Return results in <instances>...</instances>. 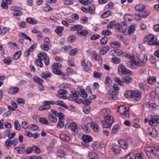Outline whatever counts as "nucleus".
Here are the masks:
<instances>
[{"mask_svg": "<svg viewBox=\"0 0 159 159\" xmlns=\"http://www.w3.org/2000/svg\"><path fill=\"white\" fill-rule=\"evenodd\" d=\"M34 80L39 84H42L43 83V80L39 77H38L36 76H35L34 77Z\"/></svg>", "mask_w": 159, "mask_h": 159, "instance_id": "58836bf2", "label": "nucleus"}, {"mask_svg": "<svg viewBox=\"0 0 159 159\" xmlns=\"http://www.w3.org/2000/svg\"><path fill=\"white\" fill-rule=\"evenodd\" d=\"M79 95L75 93H73L69 97V99L71 101H76L78 100Z\"/></svg>", "mask_w": 159, "mask_h": 159, "instance_id": "412c9836", "label": "nucleus"}, {"mask_svg": "<svg viewBox=\"0 0 159 159\" xmlns=\"http://www.w3.org/2000/svg\"><path fill=\"white\" fill-rule=\"evenodd\" d=\"M88 12L91 14H93L94 13L95 11V7L94 5L92 4L90 5L89 7L88 8Z\"/></svg>", "mask_w": 159, "mask_h": 159, "instance_id": "cd10ccee", "label": "nucleus"}, {"mask_svg": "<svg viewBox=\"0 0 159 159\" xmlns=\"http://www.w3.org/2000/svg\"><path fill=\"white\" fill-rule=\"evenodd\" d=\"M77 33L81 36H84L88 34V31L85 30L81 29L77 31Z\"/></svg>", "mask_w": 159, "mask_h": 159, "instance_id": "a878e982", "label": "nucleus"}, {"mask_svg": "<svg viewBox=\"0 0 159 159\" xmlns=\"http://www.w3.org/2000/svg\"><path fill=\"white\" fill-rule=\"evenodd\" d=\"M142 17V16L140 13L139 12L138 14H135L134 18L135 20H141V18Z\"/></svg>", "mask_w": 159, "mask_h": 159, "instance_id": "69168bd1", "label": "nucleus"}, {"mask_svg": "<svg viewBox=\"0 0 159 159\" xmlns=\"http://www.w3.org/2000/svg\"><path fill=\"white\" fill-rule=\"evenodd\" d=\"M21 54V51H19L16 52L13 56V58L15 60H17L20 56Z\"/></svg>", "mask_w": 159, "mask_h": 159, "instance_id": "49530a36", "label": "nucleus"}, {"mask_svg": "<svg viewBox=\"0 0 159 159\" xmlns=\"http://www.w3.org/2000/svg\"><path fill=\"white\" fill-rule=\"evenodd\" d=\"M126 28H124L121 25L116 23L115 25V28L116 30L119 32H122L124 30H126Z\"/></svg>", "mask_w": 159, "mask_h": 159, "instance_id": "6ab92c4d", "label": "nucleus"}, {"mask_svg": "<svg viewBox=\"0 0 159 159\" xmlns=\"http://www.w3.org/2000/svg\"><path fill=\"white\" fill-rule=\"evenodd\" d=\"M149 124L153 126L157 125L159 124V116L157 115L152 116V118L149 121Z\"/></svg>", "mask_w": 159, "mask_h": 159, "instance_id": "39448f33", "label": "nucleus"}, {"mask_svg": "<svg viewBox=\"0 0 159 159\" xmlns=\"http://www.w3.org/2000/svg\"><path fill=\"white\" fill-rule=\"evenodd\" d=\"M68 126V128L70 126V128L71 130L73 132L74 134H76L78 132V129H77V125L75 122H72L69 125V124H66V127Z\"/></svg>", "mask_w": 159, "mask_h": 159, "instance_id": "0eeeda50", "label": "nucleus"}, {"mask_svg": "<svg viewBox=\"0 0 159 159\" xmlns=\"http://www.w3.org/2000/svg\"><path fill=\"white\" fill-rule=\"evenodd\" d=\"M20 90L18 87H14L10 88L8 90V93L11 94H14L18 93Z\"/></svg>", "mask_w": 159, "mask_h": 159, "instance_id": "ddd939ff", "label": "nucleus"}, {"mask_svg": "<svg viewBox=\"0 0 159 159\" xmlns=\"http://www.w3.org/2000/svg\"><path fill=\"white\" fill-rule=\"evenodd\" d=\"M48 118L50 121L54 123H56L57 121V118L54 116L52 114H51L48 116Z\"/></svg>", "mask_w": 159, "mask_h": 159, "instance_id": "393cba45", "label": "nucleus"}, {"mask_svg": "<svg viewBox=\"0 0 159 159\" xmlns=\"http://www.w3.org/2000/svg\"><path fill=\"white\" fill-rule=\"evenodd\" d=\"M116 23L115 21L113 20L111 21L109 24L107 26V28L108 29H110L112 28L114 26L115 27V25L116 24Z\"/></svg>", "mask_w": 159, "mask_h": 159, "instance_id": "3c124183", "label": "nucleus"}, {"mask_svg": "<svg viewBox=\"0 0 159 159\" xmlns=\"http://www.w3.org/2000/svg\"><path fill=\"white\" fill-rule=\"evenodd\" d=\"M109 92L112 94L113 96H112V98H114L115 99H116V95L118 94L119 92L118 91H116L114 90L113 89H111L109 91Z\"/></svg>", "mask_w": 159, "mask_h": 159, "instance_id": "a19ab883", "label": "nucleus"}, {"mask_svg": "<svg viewBox=\"0 0 159 159\" xmlns=\"http://www.w3.org/2000/svg\"><path fill=\"white\" fill-rule=\"evenodd\" d=\"M42 58H41L40 59H37L36 60V62L37 65L40 67H42L43 66V64L42 62Z\"/></svg>", "mask_w": 159, "mask_h": 159, "instance_id": "603ef678", "label": "nucleus"}, {"mask_svg": "<svg viewBox=\"0 0 159 159\" xmlns=\"http://www.w3.org/2000/svg\"><path fill=\"white\" fill-rule=\"evenodd\" d=\"M110 46L112 48H119L120 46V43L118 41H116L111 42L110 43Z\"/></svg>", "mask_w": 159, "mask_h": 159, "instance_id": "aec40b11", "label": "nucleus"}, {"mask_svg": "<svg viewBox=\"0 0 159 159\" xmlns=\"http://www.w3.org/2000/svg\"><path fill=\"white\" fill-rule=\"evenodd\" d=\"M15 149L17 150V153H23L25 151V149L22 147H16Z\"/></svg>", "mask_w": 159, "mask_h": 159, "instance_id": "37998d69", "label": "nucleus"}, {"mask_svg": "<svg viewBox=\"0 0 159 159\" xmlns=\"http://www.w3.org/2000/svg\"><path fill=\"white\" fill-rule=\"evenodd\" d=\"M52 74L48 71L43 72L41 74V77L45 80H47V79L50 78Z\"/></svg>", "mask_w": 159, "mask_h": 159, "instance_id": "a211bd4d", "label": "nucleus"}, {"mask_svg": "<svg viewBox=\"0 0 159 159\" xmlns=\"http://www.w3.org/2000/svg\"><path fill=\"white\" fill-rule=\"evenodd\" d=\"M104 120H102L101 122L103 128H108L111 127L114 121L113 117L108 115L104 116Z\"/></svg>", "mask_w": 159, "mask_h": 159, "instance_id": "f03ea898", "label": "nucleus"}, {"mask_svg": "<svg viewBox=\"0 0 159 159\" xmlns=\"http://www.w3.org/2000/svg\"><path fill=\"white\" fill-rule=\"evenodd\" d=\"M53 101H45L43 102V105L49 108H50L51 106L50 105L53 104Z\"/></svg>", "mask_w": 159, "mask_h": 159, "instance_id": "09e8293b", "label": "nucleus"}, {"mask_svg": "<svg viewBox=\"0 0 159 159\" xmlns=\"http://www.w3.org/2000/svg\"><path fill=\"white\" fill-rule=\"evenodd\" d=\"M123 56L125 57H127L128 58H129V59H131V60H134V56L133 55H131L129 54L128 53H123Z\"/></svg>", "mask_w": 159, "mask_h": 159, "instance_id": "bf43d9fd", "label": "nucleus"}, {"mask_svg": "<svg viewBox=\"0 0 159 159\" xmlns=\"http://www.w3.org/2000/svg\"><path fill=\"white\" fill-rule=\"evenodd\" d=\"M100 37V35L98 34L93 35L91 37V39L92 40H95L98 39Z\"/></svg>", "mask_w": 159, "mask_h": 159, "instance_id": "774afa93", "label": "nucleus"}, {"mask_svg": "<svg viewBox=\"0 0 159 159\" xmlns=\"http://www.w3.org/2000/svg\"><path fill=\"white\" fill-rule=\"evenodd\" d=\"M33 150L37 154H40L41 153V150L40 148L37 146H34L33 147Z\"/></svg>", "mask_w": 159, "mask_h": 159, "instance_id": "6e6d98bb", "label": "nucleus"}, {"mask_svg": "<svg viewBox=\"0 0 159 159\" xmlns=\"http://www.w3.org/2000/svg\"><path fill=\"white\" fill-rule=\"evenodd\" d=\"M11 58L10 57H6L4 60V62L7 65H10L11 62Z\"/></svg>", "mask_w": 159, "mask_h": 159, "instance_id": "864d4df0", "label": "nucleus"}, {"mask_svg": "<svg viewBox=\"0 0 159 159\" xmlns=\"http://www.w3.org/2000/svg\"><path fill=\"white\" fill-rule=\"evenodd\" d=\"M77 52L78 49L77 48H74L71 50L70 52V54L71 56H74L76 54Z\"/></svg>", "mask_w": 159, "mask_h": 159, "instance_id": "e2e57ef3", "label": "nucleus"}, {"mask_svg": "<svg viewBox=\"0 0 159 159\" xmlns=\"http://www.w3.org/2000/svg\"><path fill=\"white\" fill-rule=\"evenodd\" d=\"M39 58L40 59L42 58V60L44 61L45 64L48 66L49 63V59L48 56L44 52H42L39 53L38 55Z\"/></svg>", "mask_w": 159, "mask_h": 159, "instance_id": "423d86ee", "label": "nucleus"}, {"mask_svg": "<svg viewBox=\"0 0 159 159\" xmlns=\"http://www.w3.org/2000/svg\"><path fill=\"white\" fill-rule=\"evenodd\" d=\"M53 105L56 104L60 106L63 107L66 109H68V107L64 102L61 101H57L56 102L53 101Z\"/></svg>", "mask_w": 159, "mask_h": 159, "instance_id": "dca6fc26", "label": "nucleus"}, {"mask_svg": "<svg viewBox=\"0 0 159 159\" xmlns=\"http://www.w3.org/2000/svg\"><path fill=\"white\" fill-rule=\"evenodd\" d=\"M101 146V144L98 142H95L92 145V147L94 150H97L99 149Z\"/></svg>", "mask_w": 159, "mask_h": 159, "instance_id": "c9c22d12", "label": "nucleus"}, {"mask_svg": "<svg viewBox=\"0 0 159 159\" xmlns=\"http://www.w3.org/2000/svg\"><path fill=\"white\" fill-rule=\"evenodd\" d=\"M148 134L152 137H155L157 135V132L156 130L152 127L148 128Z\"/></svg>", "mask_w": 159, "mask_h": 159, "instance_id": "1a4fd4ad", "label": "nucleus"}, {"mask_svg": "<svg viewBox=\"0 0 159 159\" xmlns=\"http://www.w3.org/2000/svg\"><path fill=\"white\" fill-rule=\"evenodd\" d=\"M108 41V38L106 37H104L100 40V43L102 45H105Z\"/></svg>", "mask_w": 159, "mask_h": 159, "instance_id": "8fccbe9b", "label": "nucleus"}, {"mask_svg": "<svg viewBox=\"0 0 159 159\" xmlns=\"http://www.w3.org/2000/svg\"><path fill=\"white\" fill-rule=\"evenodd\" d=\"M14 126L15 129L17 130H20L21 129L20 125L19 123L18 120H17L15 121Z\"/></svg>", "mask_w": 159, "mask_h": 159, "instance_id": "a18cd8bd", "label": "nucleus"}, {"mask_svg": "<svg viewBox=\"0 0 159 159\" xmlns=\"http://www.w3.org/2000/svg\"><path fill=\"white\" fill-rule=\"evenodd\" d=\"M133 93V91L131 90H127L124 93V95L126 98H132Z\"/></svg>", "mask_w": 159, "mask_h": 159, "instance_id": "72a5a7b5", "label": "nucleus"}, {"mask_svg": "<svg viewBox=\"0 0 159 159\" xmlns=\"http://www.w3.org/2000/svg\"><path fill=\"white\" fill-rule=\"evenodd\" d=\"M21 126L23 128L25 129H26L29 127V125L27 122L24 121L21 124Z\"/></svg>", "mask_w": 159, "mask_h": 159, "instance_id": "13d9d810", "label": "nucleus"}, {"mask_svg": "<svg viewBox=\"0 0 159 159\" xmlns=\"http://www.w3.org/2000/svg\"><path fill=\"white\" fill-rule=\"evenodd\" d=\"M60 138L63 141L68 142L70 140V138L69 136L65 134H61L59 136Z\"/></svg>", "mask_w": 159, "mask_h": 159, "instance_id": "bb28decb", "label": "nucleus"}, {"mask_svg": "<svg viewBox=\"0 0 159 159\" xmlns=\"http://www.w3.org/2000/svg\"><path fill=\"white\" fill-rule=\"evenodd\" d=\"M39 121L42 124L46 125H48L49 123L48 121L46 119L43 118H40Z\"/></svg>", "mask_w": 159, "mask_h": 159, "instance_id": "0e129e2a", "label": "nucleus"}, {"mask_svg": "<svg viewBox=\"0 0 159 159\" xmlns=\"http://www.w3.org/2000/svg\"><path fill=\"white\" fill-rule=\"evenodd\" d=\"M83 28L82 26L80 25H78L75 26L74 27H70V30L72 31H74L75 30L79 31L80 30Z\"/></svg>", "mask_w": 159, "mask_h": 159, "instance_id": "e433bc0d", "label": "nucleus"}, {"mask_svg": "<svg viewBox=\"0 0 159 159\" xmlns=\"http://www.w3.org/2000/svg\"><path fill=\"white\" fill-rule=\"evenodd\" d=\"M156 81V78L153 76L149 77L147 80L148 83L150 85L154 84Z\"/></svg>", "mask_w": 159, "mask_h": 159, "instance_id": "7c9ffc66", "label": "nucleus"}, {"mask_svg": "<svg viewBox=\"0 0 159 159\" xmlns=\"http://www.w3.org/2000/svg\"><path fill=\"white\" fill-rule=\"evenodd\" d=\"M135 8L136 11H139V12H140L141 11L145 9L146 6L142 4H139L135 6Z\"/></svg>", "mask_w": 159, "mask_h": 159, "instance_id": "c85d7f7f", "label": "nucleus"}, {"mask_svg": "<svg viewBox=\"0 0 159 159\" xmlns=\"http://www.w3.org/2000/svg\"><path fill=\"white\" fill-rule=\"evenodd\" d=\"M92 57L93 60L99 61H102V57L99 55H97L95 51H93L92 52Z\"/></svg>", "mask_w": 159, "mask_h": 159, "instance_id": "4468645a", "label": "nucleus"}, {"mask_svg": "<svg viewBox=\"0 0 159 159\" xmlns=\"http://www.w3.org/2000/svg\"><path fill=\"white\" fill-rule=\"evenodd\" d=\"M102 34L104 35L108 36L111 35V32L110 30H106L102 31Z\"/></svg>", "mask_w": 159, "mask_h": 159, "instance_id": "5fc2aeb1", "label": "nucleus"}, {"mask_svg": "<svg viewBox=\"0 0 159 159\" xmlns=\"http://www.w3.org/2000/svg\"><path fill=\"white\" fill-rule=\"evenodd\" d=\"M89 156L90 159H98L99 157L98 154L95 152H90L89 154Z\"/></svg>", "mask_w": 159, "mask_h": 159, "instance_id": "b1692460", "label": "nucleus"}, {"mask_svg": "<svg viewBox=\"0 0 159 159\" xmlns=\"http://www.w3.org/2000/svg\"><path fill=\"white\" fill-rule=\"evenodd\" d=\"M110 47L108 46H106L102 47L100 50V54L103 55L109 51Z\"/></svg>", "mask_w": 159, "mask_h": 159, "instance_id": "f8f14e48", "label": "nucleus"}, {"mask_svg": "<svg viewBox=\"0 0 159 159\" xmlns=\"http://www.w3.org/2000/svg\"><path fill=\"white\" fill-rule=\"evenodd\" d=\"M91 128L96 132L99 130V127L98 124L94 122H92L91 125Z\"/></svg>", "mask_w": 159, "mask_h": 159, "instance_id": "ea45409f", "label": "nucleus"}, {"mask_svg": "<svg viewBox=\"0 0 159 159\" xmlns=\"http://www.w3.org/2000/svg\"><path fill=\"white\" fill-rule=\"evenodd\" d=\"M119 70H120L121 72L124 75L130 74L131 71L127 69L125 66L122 64H120L118 67Z\"/></svg>", "mask_w": 159, "mask_h": 159, "instance_id": "6e6552de", "label": "nucleus"}, {"mask_svg": "<svg viewBox=\"0 0 159 159\" xmlns=\"http://www.w3.org/2000/svg\"><path fill=\"white\" fill-rule=\"evenodd\" d=\"M111 11H107L102 13L101 15V17L102 18H105L111 15Z\"/></svg>", "mask_w": 159, "mask_h": 159, "instance_id": "2f4dec72", "label": "nucleus"}, {"mask_svg": "<svg viewBox=\"0 0 159 159\" xmlns=\"http://www.w3.org/2000/svg\"><path fill=\"white\" fill-rule=\"evenodd\" d=\"M84 111L86 114H88L90 110V108L89 106H86L84 107Z\"/></svg>", "mask_w": 159, "mask_h": 159, "instance_id": "338daca9", "label": "nucleus"}, {"mask_svg": "<svg viewBox=\"0 0 159 159\" xmlns=\"http://www.w3.org/2000/svg\"><path fill=\"white\" fill-rule=\"evenodd\" d=\"M145 106L146 107L149 108L151 109H156L157 107V105L155 103H150L149 102L145 104Z\"/></svg>", "mask_w": 159, "mask_h": 159, "instance_id": "c756f323", "label": "nucleus"}, {"mask_svg": "<svg viewBox=\"0 0 159 159\" xmlns=\"http://www.w3.org/2000/svg\"><path fill=\"white\" fill-rule=\"evenodd\" d=\"M65 152L63 150L59 149L57 150V155L60 157H64L65 156Z\"/></svg>", "mask_w": 159, "mask_h": 159, "instance_id": "de8ad7c7", "label": "nucleus"}, {"mask_svg": "<svg viewBox=\"0 0 159 159\" xmlns=\"http://www.w3.org/2000/svg\"><path fill=\"white\" fill-rule=\"evenodd\" d=\"M129 111L126 106L124 105L120 106L117 110L118 113L121 114V116L123 118L129 117Z\"/></svg>", "mask_w": 159, "mask_h": 159, "instance_id": "7ed1b4c3", "label": "nucleus"}, {"mask_svg": "<svg viewBox=\"0 0 159 159\" xmlns=\"http://www.w3.org/2000/svg\"><path fill=\"white\" fill-rule=\"evenodd\" d=\"M140 13L142 17H143L148 16L149 15L150 12L149 11H144L143 10Z\"/></svg>", "mask_w": 159, "mask_h": 159, "instance_id": "052dcab7", "label": "nucleus"}, {"mask_svg": "<svg viewBox=\"0 0 159 159\" xmlns=\"http://www.w3.org/2000/svg\"><path fill=\"white\" fill-rule=\"evenodd\" d=\"M83 140L88 142H90L92 141V137L88 135H83L82 136Z\"/></svg>", "mask_w": 159, "mask_h": 159, "instance_id": "4c0bfd02", "label": "nucleus"}, {"mask_svg": "<svg viewBox=\"0 0 159 159\" xmlns=\"http://www.w3.org/2000/svg\"><path fill=\"white\" fill-rule=\"evenodd\" d=\"M115 80L116 82L119 85L121 86H123L124 84L123 81H121L120 79L118 77H116L115 78Z\"/></svg>", "mask_w": 159, "mask_h": 159, "instance_id": "4d7b16f0", "label": "nucleus"}, {"mask_svg": "<svg viewBox=\"0 0 159 159\" xmlns=\"http://www.w3.org/2000/svg\"><path fill=\"white\" fill-rule=\"evenodd\" d=\"M132 80V78L129 76H125L123 78L122 81L123 83L126 84H129L131 83Z\"/></svg>", "mask_w": 159, "mask_h": 159, "instance_id": "5701e85b", "label": "nucleus"}, {"mask_svg": "<svg viewBox=\"0 0 159 159\" xmlns=\"http://www.w3.org/2000/svg\"><path fill=\"white\" fill-rule=\"evenodd\" d=\"M136 63L137 61H134L133 62L129 61L127 62V64L128 66H129L130 68L133 69H136L139 66L137 65Z\"/></svg>", "mask_w": 159, "mask_h": 159, "instance_id": "2eb2a0df", "label": "nucleus"}, {"mask_svg": "<svg viewBox=\"0 0 159 159\" xmlns=\"http://www.w3.org/2000/svg\"><path fill=\"white\" fill-rule=\"evenodd\" d=\"M64 29V27L62 26H59L56 27L55 30V32L58 35L60 36L61 35L62 33V31Z\"/></svg>", "mask_w": 159, "mask_h": 159, "instance_id": "4be33fe9", "label": "nucleus"}, {"mask_svg": "<svg viewBox=\"0 0 159 159\" xmlns=\"http://www.w3.org/2000/svg\"><path fill=\"white\" fill-rule=\"evenodd\" d=\"M112 61L114 63L118 64L120 62V59L116 57H114L112 59Z\"/></svg>", "mask_w": 159, "mask_h": 159, "instance_id": "680f3d73", "label": "nucleus"}, {"mask_svg": "<svg viewBox=\"0 0 159 159\" xmlns=\"http://www.w3.org/2000/svg\"><path fill=\"white\" fill-rule=\"evenodd\" d=\"M111 150L114 153L116 154H119L120 152V147L115 144L113 145Z\"/></svg>", "mask_w": 159, "mask_h": 159, "instance_id": "9b49d317", "label": "nucleus"}, {"mask_svg": "<svg viewBox=\"0 0 159 159\" xmlns=\"http://www.w3.org/2000/svg\"><path fill=\"white\" fill-rule=\"evenodd\" d=\"M52 72L54 74L57 75L63 76L65 75L64 73H63L61 70H58V69H56V68H53Z\"/></svg>", "mask_w": 159, "mask_h": 159, "instance_id": "473e14b6", "label": "nucleus"}, {"mask_svg": "<svg viewBox=\"0 0 159 159\" xmlns=\"http://www.w3.org/2000/svg\"><path fill=\"white\" fill-rule=\"evenodd\" d=\"M132 98L135 99L136 101L139 100L141 97V93L140 91L136 90L133 91Z\"/></svg>", "mask_w": 159, "mask_h": 159, "instance_id": "9d476101", "label": "nucleus"}, {"mask_svg": "<svg viewBox=\"0 0 159 159\" xmlns=\"http://www.w3.org/2000/svg\"><path fill=\"white\" fill-rule=\"evenodd\" d=\"M145 150L149 159H159V157L155 153V152L159 150L158 146L147 147L145 148Z\"/></svg>", "mask_w": 159, "mask_h": 159, "instance_id": "f257e3e1", "label": "nucleus"}, {"mask_svg": "<svg viewBox=\"0 0 159 159\" xmlns=\"http://www.w3.org/2000/svg\"><path fill=\"white\" fill-rule=\"evenodd\" d=\"M112 52L116 54L117 56H119L123 54L122 51L118 48L111 51L110 52Z\"/></svg>", "mask_w": 159, "mask_h": 159, "instance_id": "79ce46f5", "label": "nucleus"}, {"mask_svg": "<svg viewBox=\"0 0 159 159\" xmlns=\"http://www.w3.org/2000/svg\"><path fill=\"white\" fill-rule=\"evenodd\" d=\"M135 26L134 25H131L128 30V34H130L133 33L135 30Z\"/></svg>", "mask_w": 159, "mask_h": 159, "instance_id": "c03bdc74", "label": "nucleus"}, {"mask_svg": "<svg viewBox=\"0 0 159 159\" xmlns=\"http://www.w3.org/2000/svg\"><path fill=\"white\" fill-rule=\"evenodd\" d=\"M145 42L150 45H154L157 41L154 36L151 34L146 35L145 37Z\"/></svg>", "mask_w": 159, "mask_h": 159, "instance_id": "20e7f679", "label": "nucleus"}, {"mask_svg": "<svg viewBox=\"0 0 159 159\" xmlns=\"http://www.w3.org/2000/svg\"><path fill=\"white\" fill-rule=\"evenodd\" d=\"M118 143L120 147L123 149H126L127 148L128 145L127 144V143L124 140H120L119 141Z\"/></svg>", "mask_w": 159, "mask_h": 159, "instance_id": "f3484780", "label": "nucleus"}, {"mask_svg": "<svg viewBox=\"0 0 159 159\" xmlns=\"http://www.w3.org/2000/svg\"><path fill=\"white\" fill-rule=\"evenodd\" d=\"M26 20L27 23L33 25H35L38 23L37 20L28 17Z\"/></svg>", "mask_w": 159, "mask_h": 159, "instance_id": "f704fd0d", "label": "nucleus"}]
</instances>
